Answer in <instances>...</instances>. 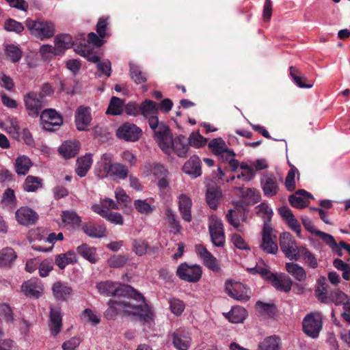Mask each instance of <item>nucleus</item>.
Segmentation results:
<instances>
[{
  "label": "nucleus",
  "instance_id": "obj_26",
  "mask_svg": "<svg viewBox=\"0 0 350 350\" xmlns=\"http://www.w3.org/2000/svg\"><path fill=\"white\" fill-rule=\"evenodd\" d=\"M52 292L55 299L59 301H67L68 297L72 293V289L66 283L58 281L53 284Z\"/></svg>",
  "mask_w": 350,
  "mask_h": 350
},
{
  "label": "nucleus",
  "instance_id": "obj_56",
  "mask_svg": "<svg viewBox=\"0 0 350 350\" xmlns=\"http://www.w3.org/2000/svg\"><path fill=\"white\" fill-rule=\"evenodd\" d=\"M6 57L12 62H18L22 56L21 50L14 45H9L5 49Z\"/></svg>",
  "mask_w": 350,
  "mask_h": 350
},
{
  "label": "nucleus",
  "instance_id": "obj_36",
  "mask_svg": "<svg viewBox=\"0 0 350 350\" xmlns=\"http://www.w3.org/2000/svg\"><path fill=\"white\" fill-rule=\"evenodd\" d=\"M289 70L291 77L298 87L301 88H311L313 86L312 82H308L307 78L301 75V72L297 68L291 66Z\"/></svg>",
  "mask_w": 350,
  "mask_h": 350
},
{
  "label": "nucleus",
  "instance_id": "obj_8",
  "mask_svg": "<svg viewBox=\"0 0 350 350\" xmlns=\"http://www.w3.org/2000/svg\"><path fill=\"white\" fill-rule=\"evenodd\" d=\"M208 231L213 244L218 247H224L226 242L224 225L216 215L209 217Z\"/></svg>",
  "mask_w": 350,
  "mask_h": 350
},
{
  "label": "nucleus",
  "instance_id": "obj_51",
  "mask_svg": "<svg viewBox=\"0 0 350 350\" xmlns=\"http://www.w3.org/2000/svg\"><path fill=\"white\" fill-rule=\"evenodd\" d=\"M257 209L256 215L264 219V224L265 223L270 224L273 211L271 208L266 203H261L256 208Z\"/></svg>",
  "mask_w": 350,
  "mask_h": 350
},
{
  "label": "nucleus",
  "instance_id": "obj_52",
  "mask_svg": "<svg viewBox=\"0 0 350 350\" xmlns=\"http://www.w3.org/2000/svg\"><path fill=\"white\" fill-rule=\"evenodd\" d=\"M109 17H101L96 24V32L101 38L110 36L109 28L108 27Z\"/></svg>",
  "mask_w": 350,
  "mask_h": 350
},
{
  "label": "nucleus",
  "instance_id": "obj_59",
  "mask_svg": "<svg viewBox=\"0 0 350 350\" xmlns=\"http://www.w3.org/2000/svg\"><path fill=\"white\" fill-rule=\"evenodd\" d=\"M150 173L155 176L157 178L167 176L168 171L165 167L159 163H152L149 165Z\"/></svg>",
  "mask_w": 350,
  "mask_h": 350
},
{
  "label": "nucleus",
  "instance_id": "obj_13",
  "mask_svg": "<svg viewBox=\"0 0 350 350\" xmlns=\"http://www.w3.org/2000/svg\"><path fill=\"white\" fill-rule=\"evenodd\" d=\"M40 120L43 129L48 131L55 130L54 127H59L63 123V118L55 109H47L40 114Z\"/></svg>",
  "mask_w": 350,
  "mask_h": 350
},
{
  "label": "nucleus",
  "instance_id": "obj_18",
  "mask_svg": "<svg viewBox=\"0 0 350 350\" xmlns=\"http://www.w3.org/2000/svg\"><path fill=\"white\" fill-rule=\"evenodd\" d=\"M195 248L197 254L202 259L204 265L207 268L215 272L220 270L217 258L204 245L198 244Z\"/></svg>",
  "mask_w": 350,
  "mask_h": 350
},
{
  "label": "nucleus",
  "instance_id": "obj_54",
  "mask_svg": "<svg viewBox=\"0 0 350 350\" xmlns=\"http://www.w3.org/2000/svg\"><path fill=\"white\" fill-rule=\"evenodd\" d=\"M109 308L105 311V315L107 319H112L118 314L123 313L118 299H110L108 302Z\"/></svg>",
  "mask_w": 350,
  "mask_h": 350
},
{
  "label": "nucleus",
  "instance_id": "obj_7",
  "mask_svg": "<svg viewBox=\"0 0 350 350\" xmlns=\"http://www.w3.org/2000/svg\"><path fill=\"white\" fill-rule=\"evenodd\" d=\"M141 114L148 119V124L150 129L154 131V136L159 129L161 124H165L164 122H159L157 113L158 112L157 104L149 99H146L141 103Z\"/></svg>",
  "mask_w": 350,
  "mask_h": 350
},
{
  "label": "nucleus",
  "instance_id": "obj_4",
  "mask_svg": "<svg viewBox=\"0 0 350 350\" xmlns=\"http://www.w3.org/2000/svg\"><path fill=\"white\" fill-rule=\"evenodd\" d=\"M282 178L271 172H264L260 177V187L263 194L267 198L275 196L279 193Z\"/></svg>",
  "mask_w": 350,
  "mask_h": 350
},
{
  "label": "nucleus",
  "instance_id": "obj_46",
  "mask_svg": "<svg viewBox=\"0 0 350 350\" xmlns=\"http://www.w3.org/2000/svg\"><path fill=\"white\" fill-rule=\"evenodd\" d=\"M129 72L131 78L136 84H142L147 81L146 73L143 72L140 68L134 64H129Z\"/></svg>",
  "mask_w": 350,
  "mask_h": 350
},
{
  "label": "nucleus",
  "instance_id": "obj_64",
  "mask_svg": "<svg viewBox=\"0 0 350 350\" xmlns=\"http://www.w3.org/2000/svg\"><path fill=\"white\" fill-rule=\"evenodd\" d=\"M134 206L136 210L142 214H148L153 211V208L145 200H135Z\"/></svg>",
  "mask_w": 350,
  "mask_h": 350
},
{
  "label": "nucleus",
  "instance_id": "obj_28",
  "mask_svg": "<svg viewBox=\"0 0 350 350\" xmlns=\"http://www.w3.org/2000/svg\"><path fill=\"white\" fill-rule=\"evenodd\" d=\"M221 196L222 192L219 187L213 185L208 187L206 193V200L210 208L217 209Z\"/></svg>",
  "mask_w": 350,
  "mask_h": 350
},
{
  "label": "nucleus",
  "instance_id": "obj_33",
  "mask_svg": "<svg viewBox=\"0 0 350 350\" xmlns=\"http://www.w3.org/2000/svg\"><path fill=\"white\" fill-rule=\"evenodd\" d=\"M77 262L76 253L73 250H69L66 253L57 255L55 260V265L60 269H64L68 265L75 264Z\"/></svg>",
  "mask_w": 350,
  "mask_h": 350
},
{
  "label": "nucleus",
  "instance_id": "obj_34",
  "mask_svg": "<svg viewBox=\"0 0 350 350\" xmlns=\"http://www.w3.org/2000/svg\"><path fill=\"white\" fill-rule=\"evenodd\" d=\"M92 164L91 154H86L85 156L79 157L77 160V167L75 172L80 177H84Z\"/></svg>",
  "mask_w": 350,
  "mask_h": 350
},
{
  "label": "nucleus",
  "instance_id": "obj_57",
  "mask_svg": "<svg viewBox=\"0 0 350 350\" xmlns=\"http://www.w3.org/2000/svg\"><path fill=\"white\" fill-rule=\"evenodd\" d=\"M4 28L8 31H13L16 33H21L24 30L23 25L12 18H8L5 21Z\"/></svg>",
  "mask_w": 350,
  "mask_h": 350
},
{
  "label": "nucleus",
  "instance_id": "obj_11",
  "mask_svg": "<svg viewBox=\"0 0 350 350\" xmlns=\"http://www.w3.org/2000/svg\"><path fill=\"white\" fill-rule=\"evenodd\" d=\"M96 288L98 292L105 296H113L116 299H121V295L124 292L129 290V285H122L118 283L112 282L111 281H104L97 284Z\"/></svg>",
  "mask_w": 350,
  "mask_h": 350
},
{
  "label": "nucleus",
  "instance_id": "obj_45",
  "mask_svg": "<svg viewBox=\"0 0 350 350\" xmlns=\"http://www.w3.org/2000/svg\"><path fill=\"white\" fill-rule=\"evenodd\" d=\"M299 259L303 258L305 263L312 269H316L318 267V262L316 257L306 247H300L298 251Z\"/></svg>",
  "mask_w": 350,
  "mask_h": 350
},
{
  "label": "nucleus",
  "instance_id": "obj_3",
  "mask_svg": "<svg viewBox=\"0 0 350 350\" xmlns=\"http://www.w3.org/2000/svg\"><path fill=\"white\" fill-rule=\"evenodd\" d=\"M113 155L105 153L102 155L100 161L97 163L96 173L100 178L108 176L113 179H125L129 174L127 167L120 163H112Z\"/></svg>",
  "mask_w": 350,
  "mask_h": 350
},
{
  "label": "nucleus",
  "instance_id": "obj_60",
  "mask_svg": "<svg viewBox=\"0 0 350 350\" xmlns=\"http://www.w3.org/2000/svg\"><path fill=\"white\" fill-rule=\"evenodd\" d=\"M128 261V258L124 255H113L108 259L110 267L119 268L123 267Z\"/></svg>",
  "mask_w": 350,
  "mask_h": 350
},
{
  "label": "nucleus",
  "instance_id": "obj_24",
  "mask_svg": "<svg viewBox=\"0 0 350 350\" xmlns=\"http://www.w3.org/2000/svg\"><path fill=\"white\" fill-rule=\"evenodd\" d=\"M80 149V143L77 140L66 141L59 148V154L65 159L75 157Z\"/></svg>",
  "mask_w": 350,
  "mask_h": 350
},
{
  "label": "nucleus",
  "instance_id": "obj_48",
  "mask_svg": "<svg viewBox=\"0 0 350 350\" xmlns=\"http://www.w3.org/2000/svg\"><path fill=\"white\" fill-rule=\"evenodd\" d=\"M329 285L325 282H321L320 280L318 281V286L314 290V295L317 299L321 302H326L327 297L329 296Z\"/></svg>",
  "mask_w": 350,
  "mask_h": 350
},
{
  "label": "nucleus",
  "instance_id": "obj_29",
  "mask_svg": "<svg viewBox=\"0 0 350 350\" xmlns=\"http://www.w3.org/2000/svg\"><path fill=\"white\" fill-rule=\"evenodd\" d=\"M245 208L243 206H236L235 209H230L226 215L227 221L235 228L240 226V218L245 220Z\"/></svg>",
  "mask_w": 350,
  "mask_h": 350
},
{
  "label": "nucleus",
  "instance_id": "obj_17",
  "mask_svg": "<svg viewBox=\"0 0 350 350\" xmlns=\"http://www.w3.org/2000/svg\"><path fill=\"white\" fill-rule=\"evenodd\" d=\"M225 290L230 297L239 301H247L250 298L247 289L241 283L232 284L227 281L225 283Z\"/></svg>",
  "mask_w": 350,
  "mask_h": 350
},
{
  "label": "nucleus",
  "instance_id": "obj_63",
  "mask_svg": "<svg viewBox=\"0 0 350 350\" xmlns=\"http://www.w3.org/2000/svg\"><path fill=\"white\" fill-rule=\"evenodd\" d=\"M187 142L189 146L200 148L206 144V139L199 133L195 134L193 133L190 135Z\"/></svg>",
  "mask_w": 350,
  "mask_h": 350
},
{
  "label": "nucleus",
  "instance_id": "obj_37",
  "mask_svg": "<svg viewBox=\"0 0 350 350\" xmlns=\"http://www.w3.org/2000/svg\"><path fill=\"white\" fill-rule=\"evenodd\" d=\"M224 314L229 321L233 323H238L242 322L245 319L247 311L243 307L235 306L232 307L230 312Z\"/></svg>",
  "mask_w": 350,
  "mask_h": 350
},
{
  "label": "nucleus",
  "instance_id": "obj_42",
  "mask_svg": "<svg viewBox=\"0 0 350 350\" xmlns=\"http://www.w3.org/2000/svg\"><path fill=\"white\" fill-rule=\"evenodd\" d=\"M280 338L276 336H271L265 338L258 345V350H280Z\"/></svg>",
  "mask_w": 350,
  "mask_h": 350
},
{
  "label": "nucleus",
  "instance_id": "obj_5",
  "mask_svg": "<svg viewBox=\"0 0 350 350\" xmlns=\"http://www.w3.org/2000/svg\"><path fill=\"white\" fill-rule=\"evenodd\" d=\"M25 25L32 35L41 40L51 38L55 33L54 24L50 21L28 18L25 21Z\"/></svg>",
  "mask_w": 350,
  "mask_h": 350
},
{
  "label": "nucleus",
  "instance_id": "obj_43",
  "mask_svg": "<svg viewBox=\"0 0 350 350\" xmlns=\"http://www.w3.org/2000/svg\"><path fill=\"white\" fill-rule=\"evenodd\" d=\"M42 187V180L37 176L29 175L23 183V189L27 192H35Z\"/></svg>",
  "mask_w": 350,
  "mask_h": 350
},
{
  "label": "nucleus",
  "instance_id": "obj_55",
  "mask_svg": "<svg viewBox=\"0 0 350 350\" xmlns=\"http://www.w3.org/2000/svg\"><path fill=\"white\" fill-rule=\"evenodd\" d=\"M169 305L170 311L176 317L180 316L185 308L184 302L175 297L169 299Z\"/></svg>",
  "mask_w": 350,
  "mask_h": 350
},
{
  "label": "nucleus",
  "instance_id": "obj_12",
  "mask_svg": "<svg viewBox=\"0 0 350 350\" xmlns=\"http://www.w3.org/2000/svg\"><path fill=\"white\" fill-rule=\"evenodd\" d=\"M273 229L271 224H264L262 234V243L260 247L267 254H275L278 250L276 243V235L273 234Z\"/></svg>",
  "mask_w": 350,
  "mask_h": 350
},
{
  "label": "nucleus",
  "instance_id": "obj_1",
  "mask_svg": "<svg viewBox=\"0 0 350 350\" xmlns=\"http://www.w3.org/2000/svg\"><path fill=\"white\" fill-rule=\"evenodd\" d=\"M124 292L121 299H118L123 313L138 317L143 323H150L154 320V312L145 297L133 287Z\"/></svg>",
  "mask_w": 350,
  "mask_h": 350
},
{
  "label": "nucleus",
  "instance_id": "obj_49",
  "mask_svg": "<svg viewBox=\"0 0 350 350\" xmlns=\"http://www.w3.org/2000/svg\"><path fill=\"white\" fill-rule=\"evenodd\" d=\"M256 306L262 314H266L269 317H273L277 313V307L273 304H267L258 301Z\"/></svg>",
  "mask_w": 350,
  "mask_h": 350
},
{
  "label": "nucleus",
  "instance_id": "obj_47",
  "mask_svg": "<svg viewBox=\"0 0 350 350\" xmlns=\"http://www.w3.org/2000/svg\"><path fill=\"white\" fill-rule=\"evenodd\" d=\"M62 221L66 225L79 226L81 222V218L75 211H64L62 213Z\"/></svg>",
  "mask_w": 350,
  "mask_h": 350
},
{
  "label": "nucleus",
  "instance_id": "obj_38",
  "mask_svg": "<svg viewBox=\"0 0 350 350\" xmlns=\"http://www.w3.org/2000/svg\"><path fill=\"white\" fill-rule=\"evenodd\" d=\"M350 298L339 289H335L329 293L325 304H334L336 306L344 305Z\"/></svg>",
  "mask_w": 350,
  "mask_h": 350
},
{
  "label": "nucleus",
  "instance_id": "obj_40",
  "mask_svg": "<svg viewBox=\"0 0 350 350\" xmlns=\"http://www.w3.org/2000/svg\"><path fill=\"white\" fill-rule=\"evenodd\" d=\"M77 252L80 256L91 263H95L98 260L96 255V249L86 243L78 246Z\"/></svg>",
  "mask_w": 350,
  "mask_h": 350
},
{
  "label": "nucleus",
  "instance_id": "obj_32",
  "mask_svg": "<svg viewBox=\"0 0 350 350\" xmlns=\"http://www.w3.org/2000/svg\"><path fill=\"white\" fill-rule=\"evenodd\" d=\"M270 282L278 291L288 293L291 290L292 280L287 275L278 276L275 274L270 280Z\"/></svg>",
  "mask_w": 350,
  "mask_h": 350
},
{
  "label": "nucleus",
  "instance_id": "obj_31",
  "mask_svg": "<svg viewBox=\"0 0 350 350\" xmlns=\"http://www.w3.org/2000/svg\"><path fill=\"white\" fill-rule=\"evenodd\" d=\"M132 250L136 255L142 256L147 252L154 254L157 252V248L150 247L148 243L142 239H135L132 241Z\"/></svg>",
  "mask_w": 350,
  "mask_h": 350
},
{
  "label": "nucleus",
  "instance_id": "obj_30",
  "mask_svg": "<svg viewBox=\"0 0 350 350\" xmlns=\"http://www.w3.org/2000/svg\"><path fill=\"white\" fill-rule=\"evenodd\" d=\"M17 258L16 252L10 247L0 250V267L10 268Z\"/></svg>",
  "mask_w": 350,
  "mask_h": 350
},
{
  "label": "nucleus",
  "instance_id": "obj_9",
  "mask_svg": "<svg viewBox=\"0 0 350 350\" xmlns=\"http://www.w3.org/2000/svg\"><path fill=\"white\" fill-rule=\"evenodd\" d=\"M280 247L285 256L291 260H298V251L300 247H297L296 241L289 232H285L280 236Z\"/></svg>",
  "mask_w": 350,
  "mask_h": 350
},
{
  "label": "nucleus",
  "instance_id": "obj_50",
  "mask_svg": "<svg viewBox=\"0 0 350 350\" xmlns=\"http://www.w3.org/2000/svg\"><path fill=\"white\" fill-rule=\"evenodd\" d=\"M77 53L81 56L84 57L89 62L98 63L100 61V57L89 46L85 45L76 50Z\"/></svg>",
  "mask_w": 350,
  "mask_h": 350
},
{
  "label": "nucleus",
  "instance_id": "obj_39",
  "mask_svg": "<svg viewBox=\"0 0 350 350\" xmlns=\"http://www.w3.org/2000/svg\"><path fill=\"white\" fill-rule=\"evenodd\" d=\"M31 166V161L25 155L19 156L15 160V170L18 175L27 174Z\"/></svg>",
  "mask_w": 350,
  "mask_h": 350
},
{
  "label": "nucleus",
  "instance_id": "obj_53",
  "mask_svg": "<svg viewBox=\"0 0 350 350\" xmlns=\"http://www.w3.org/2000/svg\"><path fill=\"white\" fill-rule=\"evenodd\" d=\"M227 145L221 138L213 139L208 144V148L215 155H219L226 150Z\"/></svg>",
  "mask_w": 350,
  "mask_h": 350
},
{
  "label": "nucleus",
  "instance_id": "obj_22",
  "mask_svg": "<svg viewBox=\"0 0 350 350\" xmlns=\"http://www.w3.org/2000/svg\"><path fill=\"white\" fill-rule=\"evenodd\" d=\"M191 206V198L186 194H180L178 197V210L182 219L187 222H190L192 220Z\"/></svg>",
  "mask_w": 350,
  "mask_h": 350
},
{
  "label": "nucleus",
  "instance_id": "obj_20",
  "mask_svg": "<svg viewBox=\"0 0 350 350\" xmlns=\"http://www.w3.org/2000/svg\"><path fill=\"white\" fill-rule=\"evenodd\" d=\"M89 107L80 106L75 113V124L79 131H85L90 125L92 116Z\"/></svg>",
  "mask_w": 350,
  "mask_h": 350
},
{
  "label": "nucleus",
  "instance_id": "obj_35",
  "mask_svg": "<svg viewBox=\"0 0 350 350\" xmlns=\"http://www.w3.org/2000/svg\"><path fill=\"white\" fill-rule=\"evenodd\" d=\"M83 231L92 238H101L105 236L106 228L103 225H95L85 223L82 227Z\"/></svg>",
  "mask_w": 350,
  "mask_h": 350
},
{
  "label": "nucleus",
  "instance_id": "obj_41",
  "mask_svg": "<svg viewBox=\"0 0 350 350\" xmlns=\"http://www.w3.org/2000/svg\"><path fill=\"white\" fill-rule=\"evenodd\" d=\"M286 269L288 273L291 274L295 280L303 282L306 278V273L304 269L299 265L294 262H286Z\"/></svg>",
  "mask_w": 350,
  "mask_h": 350
},
{
  "label": "nucleus",
  "instance_id": "obj_10",
  "mask_svg": "<svg viewBox=\"0 0 350 350\" xmlns=\"http://www.w3.org/2000/svg\"><path fill=\"white\" fill-rule=\"evenodd\" d=\"M202 274L200 266L194 265H189L187 263H181L177 268L176 275L183 280L188 282L196 283L198 282Z\"/></svg>",
  "mask_w": 350,
  "mask_h": 350
},
{
  "label": "nucleus",
  "instance_id": "obj_14",
  "mask_svg": "<svg viewBox=\"0 0 350 350\" xmlns=\"http://www.w3.org/2000/svg\"><path fill=\"white\" fill-rule=\"evenodd\" d=\"M25 107L28 114L32 117H38L44 107V100L38 92H30L24 98Z\"/></svg>",
  "mask_w": 350,
  "mask_h": 350
},
{
  "label": "nucleus",
  "instance_id": "obj_21",
  "mask_svg": "<svg viewBox=\"0 0 350 350\" xmlns=\"http://www.w3.org/2000/svg\"><path fill=\"white\" fill-rule=\"evenodd\" d=\"M21 288L26 296L35 299L41 297L43 291L42 285L37 280H30L25 282Z\"/></svg>",
  "mask_w": 350,
  "mask_h": 350
},
{
  "label": "nucleus",
  "instance_id": "obj_62",
  "mask_svg": "<svg viewBox=\"0 0 350 350\" xmlns=\"http://www.w3.org/2000/svg\"><path fill=\"white\" fill-rule=\"evenodd\" d=\"M297 168L293 167L288 172L287 176L285 178V187L289 191H293L295 189V176Z\"/></svg>",
  "mask_w": 350,
  "mask_h": 350
},
{
  "label": "nucleus",
  "instance_id": "obj_23",
  "mask_svg": "<svg viewBox=\"0 0 350 350\" xmlns=\"http://www.w3.org/2000/svg\"><path fill=\"white\" fill-rule=\"evenodd\" d=\"M183 170L185 173L191 176V178H196L202 174L200 159L196 155H193L184 164Z\"/></svg>",
  "mask_w": 350,
  "mask_h": 350
},
{
  "label": "nucleus",
  "instance_id": "obj_2",
  "mask_svg": "<svg viewBox=\"0 0 350 350\" xmlns=\"http://www.w3.org/2000/svg\"><path fill=\"white\" fill-rule=\"evenodd\" d=\"M154 138L159 148L167 154L174 152L178 157L186 158L189 145L184 135H179L173 139L170 127L167 124H161Z\"/></svg>",
  "mask_w": 350,
  "mask_h": 350
},
{
  "label": "nucleus",
  "instance_id": "obj_25",
  "mask_svg": "<svg viewBox=\"0 0 350 350\" xmlns=\"http://www.w3.org/2000/svg\"><path fill=\"white\" fill-rule=\"evenodd\" d=\"M51 334L57 335L61 330L62 326V315L59 307L50 308V324Z\"/></svg>",
  "mask_w": 350,
  "mask_h": 350
},
{
  "label": "nucleus",
  "instance_id": "obj_27",
  "mask_svg": "<svg viewBox=\"0 0 350 350\" xmlns=\"http://www.w3.org/2000/svg\"><path fill=\"white\" fill-rule=\"evenodd\" d=\"M73 44V40L69 34H61L55 39L54 52L56 55H60L66 49H70Z\"/></svg>",
  "mask_w": 350,
  "mask_h": 350
},
{
  "label": "nucleus",
  "instance_id": "obj_44",
  "mask_svg": "<svg viewBox=\"0 0 350 350\" xmlns=\"http://www.w3.org/2000/svg\"><path fill=\"white\" fill-rule=\"evenodd\" d=\"M124 101L118 97L113 96L109 102L106 113L113 116L121 115L123 112Z\"/></svg>",
  "mask_w": 350,
  "mask_h": 350
},
{
  "label": "nucleus",
  "instance_id": "obj_61",
  "mask_svg": "<svg viewBox=\"0 0 350 350\" xmlns=\"http://www.w3.org/2000/svg\"><path fill=\"white\" fill-rule=\"evenodd\" d=\"M165 215L170 228L174 230L175 232H179L181 229V226L179 221L176 219L173 211L171 209H167Z\"/></svg>",
  "mask_w": 350,
  "mask_h": 350
},
{
  "label": "nucleus",
  "instance_id": "obj_16",
  "mask_svg": "<svg viewBox=\"0 0 350 350\" xmlns=\"http://www.w3.org/2000/svg\"><path fill=\"white\" fill-rule=\"evenodd\" d=\"M173 345L178 350H187L191 345V336L189 331L180 327L172 334Z\"/></svg>",
  "mask_w": 350,
  "mask_h": 350
},
{
  "label": "nucleus",
  "instance_id": "obj_6",
  "mask_svg": "<svg viewBox=\"0 0 350 350\" xmlns=\"http://www.w3.org/2000/svg\"><path fill=\"white\" fill-rule=\"evenodd\" d=\"M322 327V314L320 312H310L306 314L303 319V332L312 338L319 336Z\"/></svg>",
  "mask_w": 350,
  "mask_h": 350
},
{
  "label": "nucleus",
  "instance_id": "obj_15",
  "mask_svg": "<svg viewBox=\"0 0 350 350\" xmlns=\"http://www.w3.org/2000/svg\"><path fill=\"white\" fill-rule=\"evenodd\" d=\"M142 132V129L135 124L126 122L118 129L116 135L125 141L136 142L139 139Z\"/></svg>",
  "mask_w": 350,
  "mask_h": 350
},
{
  "label": "nucleus",
  "instance_id": "obj_19",
  "mask_svg": "<svg viewBox=\"0 0 350 350\" xmlns=\"http://www.w3.org/2000/svg\"><path fill=\"white\" fill-rule=\"evenodd\" d=\"M16 219L17 221L23 226H31L36 223L38 219V215L31 208L23 206L16 211Z\"/></svg>",
  "mask_w": 350,
  "mask_h": 350
},
{
  "label": "nucleus",
  "instance_id": "obj_58",
  "mask_svg": "<svg viewBox=\"0 0 350 350\" xmlns=\"http://www.w3.org/2000/svg\"><path fill=\"white\" fill-rule=\"evenodd\" d=\"M247 270L252 274H259L262 278L266 279L269 282L275 275L265 267L256 266L255 267L247 269Z\"/></svg>",
  "mask_w": 350,
  "mask_h": 350
}]
</instances>
